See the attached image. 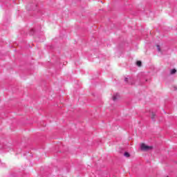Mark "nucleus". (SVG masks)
I'll return each mask as SVG.
<instances>
[{
    "instance_id": "obj_6",
    "label": "nucleus",
    "mask_w": 177,
    "mask_h": 177,
    "mask_svg": "<svg viewBox=\"0 0 177 177\" xmlns=\"http://www.w3.org/2000/svg\"><path fill=\"white\" fill-rule=\"evenodd\" d=\"M124 156V157H127L128 158V157H129L130 155H129V153L125 152Z\"/></svg>"
},
{
    "instance_id": "obj_5",
    "label": "nucleus",
    "mask_w": 177,
    "mask_h": 177,
    "mask_svg": "<svg viewBox=\"0 0 177 177\" xmlns=\"http://www.w3.org/2000/svg\"><path fill=\"white\" fill-rule=\"evenodd\" d=\"M170 73L171 74H175V73H176V69H172Z\"/></svg>"
},
{
    "instance_id": "obj_3",
    "label": "nucleus",
    "mask_w": 177,
    "mask_h": 177,
    "mask_svg": "<svg viewBox=\"0 0 177 177\" xmlns=\"http://www.w3.org/2000/svg\"><path fill=\"white\" fill-rule=\"evenodd\" d=\"M150 117L152 120H154V117H156V113H154L153 112H152L150 115Z\"/></svg>"
},
{
    "instance_id": "obj_8",
    "label": "nucleus",
    "mask_w": 177,
    "mask_h": 177,
    "mask_svg": "<svg viewBox=\"0 0 177 177\" xmlns=\"http://www.w3.org/2000/svg\"><path fill=\"white\" fill-rule=\"evenodd\" d=\"M124 81H125L126 82H128V78L126 77V78L124 79Z\"/></svg>"
},
{
    "instance_id": "obj_2",
    "label": "nucleus",
    "mask_w": 177,
    "mask_h": 177,
    "mask_svg": "<svg viewBox=\"0 0 177 177\" xmlns=\"http://www.w3.org/2000/svg\"><path fill=\"white\" fill-rule=\"evenodd\" d=\"M119 98H120V94L115 93L113 94V95L112 97V100H113V102H115Z\"/></svg>"
},
{
    "instance_id": "obj_4",
    "label": "nucleus",
    "mask_w": 177,
    "mask_h": 177,
    "mask_svg": "<svg viewBox=\"0 0 177 177\" xmlns=\"http://www.w3.org/2000/svg\"><path fill=\"white\" fill-rule=\"evenodd\" d=\"M137 66H138V67H140L142 66V62L138 61L137 62Z\"/></svg>"
},
{
    "instance_id": "obj_7",
    "label": "nucleus",
    "mask_w": 177,
    "mask_h": 177,
    "mask_svg": "<svg viewBox=\"0 0 177 177\" xmlns=\"http://www.w3.org/2000/svg\"><path fill=\"white\" fill-rule=\"evenodd\" d=\"M157 50L158 52H161V48H160V46L157 45Z\"/></svg>"
},
{
    "instance_id": "obj_1",
    "label": "nucleus",
    "mask_w": 177,
    "mask_h": 177,
    "mask_svg": "<svg viewBox=\"0 0 177 177\" xmlns=\"http://www.w3.org/2000/svg\"><path fill=\"white\" fill-rule=\"evenodd\" d=\"M140 149L142 151H150L153 150V146H149L145 143H142L140 145Z\"/></svg>"
}]
</instances>
